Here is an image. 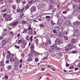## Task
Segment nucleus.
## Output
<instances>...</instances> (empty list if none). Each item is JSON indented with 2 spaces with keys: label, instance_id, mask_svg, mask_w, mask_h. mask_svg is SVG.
Returning a JSON list of instances; mask_svg holds the SVG:
<instances>
[{
  "label": "nucleus",
  "instance_id": "41",
  "mask_svg": "<svg viewBox=\"0 0 80 80\" xmlns=\"http://www.w3.org/2000/svg\"><path fill=\"white\" fill-rule=\"evenodd\" d=\"M76 10H77L78 12H80V7L79 6L76 9Z\"/></svg>",
  "mask_w": 80,
  "mask_h": 80
},
{
  "label": "nucleus",
  "instance_id": "5",
  "mask_svg": "<svg viewBox=\"0 0 80 80\" xmlns=\"http://www.w3.org/2000/svg\"><path fill=\"white\" fill-rule=\"evenodd\" d=\"M18 67L17 66H14L13 70L11 72L13 73L16 71H18Z\"/></svg>",
  "mask_w": 80,
  "mask_h": 80
},
{
  "label": "nucleus",
  "instance_id": "27",
  "mask_svg": "<svg viewBox=\"0 0 80 80\" xmlns=\"http://www.w3.org/2000/svg\"><path fill=\"white\" fill-rule=\"evenodd\" d=\"M12 66L11 65H9L8 67V70H10L11 69H12Z\"/></svg>",
  "mask_w": 80,
  "mask_h": 80
},
{
  "label": "nucleus",
  "instance_id": "30",
  "mask_svg": "<svg viewBox=\"0 0 80 80\" xmlns=\"http://www.w3.org/2000/svg\"><path fill=\"white\" fill-rule=\"evenodd\" d=\"M71 42L72 43H75L76 40L75 39H72L71 40Z\"/></svg>",
  "mask_w": 80,
  "mask_h": 80
},
{
  "label": "nucleus",
  "instance_id": "49",
  "mask_svg": "<svg viewBox=\"0 0 80 80\" xmlns=\"http://www.w3.org/2000/svg\"><path fill=\"white\" fill-rule=\"evenodd\" d=\"M17 56H15V57H14L13 59V61H15L17 60Z\"/></svg>",
  "mask_w": 80,
  "mask_h": 80
},
{
  "label": "nucleus",
  "instance_id": "16",
  "mask_svg": "<svg viewBox=\"0 0 80 80\" xmlns=\"http://www.w3.org/2000/svg\"><path fill=\"white\" fill-rule=\"evenodd\" d=\"M51 43H52V42L50 40L46 41V45H51Z\"/></svg>",
  "mask_w": 80,
  "mask_h": 80
},
{
  "label": "nucleus",
  "instance_id": "59",
  "mask_svg": "<svg viewBox=\"0 0 80 80\" xmlns=\"http://www.w3.org/2000/svg\"><path fill=\"white\" fill-rule=\"evenodd\" d=\"M39 27H44V24H41L40 25H39Z\"/></svg>",
  "mask_w": 80,
  "mask_h": 80
},
{
  "label": "nucleus",
  "instance_id": "17",
  "mask_svg": "<svg viewBox=\"0 0 80 80\" xmlns=\"http://www.w3.org/2000/svg\"><path fill=\"white\" fill-rule=\"evenodd\" d=\"M32 3H33V1H32V0H31V1H29V3L27 5L29 7H30V6L32 5Z\"/></svg>",
  "mask_w": 80,
  "mask_h": 80
},
{
  "label": "nucleus",
  "instance_id": "14",
  "mask_svg": "<svg viewBox=\"0 0 80 80\" xmlns=\"http://www.w3.org/2000/svg\"><path fill=\"white\" fill-rule=\"evenodd\" d=\"M72 14L74 16H77L78 15V12L77 11L74 10L72 12Z\"/></svg>",
  "mask_w": 80,
  "mask_h": 80
},
{
  "label": "nucleus",
  "instance_id": "57",
  "mask_svg": "<svg viewBox=\"0 0 80 80\" xmlns=\"http://www.w3.org/2000/svg\"><path fill=\"white\" fill-rule=\"evenodd\" d=\"M50 18V17L49 16H46V19H49Z\"/></svg>",
  "mask_w": 80,
  "mask_h": 80
},
{
  "label": "nucleus",
  "instance_id": "28",
  "mask_svg": "<svg viewBox=\"0 0 80 80\" xmlns=\"http://www.w3.org/2000/svg\"><path fill=\"white\" fill-rule=\"evenodd\" d=\"M60 33V37H65V34H64V33H63V32H61Z\"/></svg>",
  "mask_w": 80,
  "mask_h": 80
},
{
  "label": "nucleus",
  "instance_id": "1",
  "mask_svg": "<svg viewBox=\"0 0 80 80\" xmlns=\"http://www.w3.org/2000/svg\"><path fill=\"white\" fill-rule=\"evenodd\" d=\"M30 48L31 53L29 54V57H31V56H32V57H37V56H38V55H39L40 54V53H39V52L35 51V50H34V49L35 48L34 45H32L30 47Z\"/></svg>",
  "mask_w": 80,
  "mask_h": 80
},
{
  "label": "nucleus",
  "instance_id": "48",
  "mask_svg": "<svg viewBox=\"0 0 80 80\" xmlns=\"http://www.w3.org/2000/svg\"><path fill=\"white\" fill-rule=\"evenodd\" d=\"M69 68V69H71V70L73 69V68H74V66H72L71 67Z\"/></svg>",
  "mask_w": 80,
  "mask_h": 80
},
{
  "label": "nucleus",
  "instance_id": "61",
  "mask_svg": "<svg viewBox=\"0 0 80 80\" xmlns=\"http://www.w3.org/2000/svg\"><path fill=\"white\" fill-rule=\"evenodd\" d=\"M29 36L27 35V37H26V39H27V40H29Z\"/></svg>",
  "mask_w": 80,
  "mask_h": 80
},
{
  "label": "nucleus",
  "instance_id": "6",
  "mask_svg": "<svg viewBox=\"0 0 80 80\" xmlns=\"http://www.w3.org/2000/svg\"><path fill=\"white\" fill-rule=\"evenodd\" d=\"M36 9H37V8L35 6L32 7L31 8V13H33V12H35L36 11Z\"/></svg>",
  "mask_w": 80,
  "mask_h": 80
},
{
  "label": "nucleus",
  "instance_id": "52",
  "mask_svg": "<svg viewBox=\"0 0 80 80\" xmlns=\"http://www.w3.org/2000/svg\"><path fill=\"white\" fill-rule=\"evenodd\" d=\"M22 26L20 25V24H19L18 25V28L19 29H20V28H22Z\"/></svg>",
  "mask_w": 80,
  "mask_h": 80
},
{
  "label": "nucleus",
  "instance_id": "33",
  "mask_svg": "<svg viewBox=\"0 0 80 80\" xmlns=\"http://www.w3.org/2000/svg\"><path fill=\"white\" fill-rule=\"evenodd\" d=\"M77 7H78V6L77 5H75L73 6V9H74V10H77Z\"/></svg>",
  "mask_w": 80,
  "mask_h": 80
},
{
  "label": "nucleus",
  "instance_id": "2",
  "mask_svg": "<svg viewBox=\"0 0 80 80\" xmlns=\"http://www.w3.org/2000/svg\"><path fill=\"white\" fill-rule=\"evenodd\" d=\"M46 2H48V0H44L40 2V3L38 6V7L41 8H42L45 5V4H46L45 3Z\"/></svg>",
  "mask_w": 80,
  "mask_h": 80
},
{
  "label": "nucleus",
  "instance_id": "51",
  "mask_svg": "<svg viewBox=\"0 0 80 80\" xmlns=\"http://www.w3.org/2000/svg\"><path fill=\"white\" fill-rule=\"evenodd\" d=\"M43 46H46L47 45V44H46V42H43L41 44Z\"/></svg>",
  "mask_w": 80,
  "mask_h": 80
},
{
  "label": "nucleus",
  "instance_id": "58",
  "mask_svg": "<svg viewBox=\"0 0 80 80\" xmlns=\"http://www.w3.org/2000/svg\"><path fill=\"white\" fill-rule=\"evenodd\" d=\"M5 78H6V80H8V76L7 75H5Z\"/></svg>",
  "mask_w": 80,
  "mask_h": 80
},
{
  "label": "nucleus",
  "instance_id": "53",
  "mask_svg": "<svg viewBox=\"0 0 80 80\" xmlns=\"http://www.w3.org/2000/svg\"><path fill=\"white\" fill-rule=\"evenodd\" d=\"M2 12L4 13H5V12H7V9L5 8L3 10H2Z\"/></svg>",
  "mask_w": 80,
  "mask_h": 80
},
{
  "label": "nucleus",
  "instance_id": "45",
  "mask_svg": "<svg viewBox=\"0 0 80 80\" xmlns=\"http://www.w3.org/2000/svg\"><path fill=\"white\" fill-rule=\"evenodd\" d=\"M64 39L65 40H68V38L67 37V36H64Z\"/></svg>",
  "mask_w": 80,
  "mask_h": 80
},
{
  "label": "nucleus",
  "instance_id": "24",
  "mask_svg": "<svg viewBox=\"0 0 80 80\" xmlns=\"http://www.w3.org/2000/svg\"><path fill=\"white\" fill-rule=\"evenodd\" d=\"M64 33L65 35H68V34H69V30H67L65 31L64 32Z\"/></svg>",
  "mask_w": 80,
  "mask_h": 80
},
{
  "label": "nucleus",
  "instance_id": "62",
  "mask_svg": "<svg viewBox=\"0 0 80 80\" xmlns=\"http://www.w3.org/2000/svg\"><path fill=\"white\" fill-rule=\"evenodd\" d=\"M6 63H9V60L7 59L6 61Z\"/></svg>",
  "mask_w": 80,
  "mask_h": 80
},
{
  "label": "nucleus",
  "instance_id": "38",
  "mask_svg": "<svg viewBox=\"0 0 80 80\" xmlns=\"http://www.w3.org/2000/svg\"><path fill=\"white\" fill-rule=\"evenodd\" d=\"M22 43H24L25 42V41H24V40H22V39L19 40L18 41V42H19V43H22Z\"/></svg>",
  "mask_w": 80,
  "mask_h": 80
},
{
  "label": "nucleus",
  "instance_id": "12",
  "mask_svg": "<svg viewBox=\"0 0 80 80\" xmlns=\"http://www.w3.org/2000/svg\"><path fill=\"white\" fill-rule=\"evenodd\" d=\"M5 18L7 21H10V20H11L10 16L9 15H7L6 17Z\"/></svg>",
  "mask_w": 80,
  "mask_h": 80
},
{
  "label": "nucleus",
  "instance_id": "23",
  "mask_svg": "<svg viewBox=\"0 0 80 80\" xmlns=\"http://www.w3.org/2000/svg\"><path fill=\"white\" fill-rule=\"evenodd\" d=\"M56 50H60V51H63V49H62V48L58 47H56Z\"/></svg>",
  "mask_w": 80,
  "mask_h": 80
},
{
  "label": "nucleus",
  "instance_id": "47",
  "mask_svg": "<svg viewBox=\"0 0 80 80\" xmlns=\"http://www.w3.org/2000/svg\"><path fill=\"white\" fill-rule=\"evenodd\" d=\"M16 1L18 4V5H19V4H20V0H16Z\"/></svg>",
  "mask_w": 80,
  "mask_h": 80
},
{
  "label": "nucleus",
  "instance_id": "31",
  "mask_svg": "<svg viewBox=\"0 0 80 80\" xmlns=\"http://www.w3.org/2000/svg\"><path fill=\"white\" fill-rule=\"evenodd\" d=\"M28 32V29H23V31L22 32V33H27V32Z\"/></svg>",
  "mask_w": 80,
  "mask_h": 80
},
{
  "label": "nucleus",
  "instance_id": "36",
  "mask_svg": "<svg viewBox=\"0 0 80 80\" xmlns=\"http://www.w3.org/2000/svg\"><path fill=\"white\" fill-rule=\"evenodd\" d=\"M2 5H3L1 7L2 8H4L5 7V5L6 4H5V2H3L2 3Z\"/></svg>",
  "mask_w": 80,
  "mask_h": 80
},
{
  "label": "nucleus",
  "instance_id": "10",
  "mask_svg": "<svg viewBox=\"0 0 80 80\" xmlns=\"http://www.w3.org/2000/svg\"><path fill=\"white\" fill-rule=\"evenodd\" d=\"M79 24H80V22L77 21H76V22H75L74 23V25H75V26H76V27H75V28H76V27H77V26H78V25H79Z\"/></svg>",
  "mask_w": 80,
  "mask_h": 80
},
{
  "label": "nucleus",
  "instance_id": "63",
  "mask_svg": "<svg viewBox=\"0 0 80 80\" xmlns=\"http://www.w3.org/2000/svg\"><path fill=\"white\" fill-rule=\"evenodd\" d=\"M50 3H51V4H53V3L54 2L53 1L50 0Z\"/></svg>",
  "mask_w": 80,
  "mask_h": 80
},
{
  "label": "nucleus",
  "instance_id": "25",
  "mask_svg": "<svg viewBox=\"0 0 80 80\" xmlns=\"http://www.w3.org/2000/svg\"><path fill=\"white\" fill-rule=\"evenodd\" d=\"M0 66H5L3 61H2L0 62Z\"/></svg>",
  "mask_w": 80,
  "mask_h": 80
},
{
  "label": "nucleus",
  "instance_id": "7",
  "mask_svg": "<svg viewBox=\"0 0 80 80\" xmlns=\"http://www.w3.org/2000/svg\"><path fill=\"white\" fill-rule=\"evenodd\" d=\"M30 7L27 5L26 7V8H23L22 9H21V12H22L24 10V12L26 11L27 9H28Z\"/></svg>",
  "mask_w": 80,
  "mask_h": 80
},
{
  "label": "nucleus",
  "instance_id": "55",
  "mask_svg": "<svg viewBox=\"0 0 80 80\" xmlns=\"http://www.w3.org/2000/svg\"><path fill=\"white\" fill-rule=\"evenodd\" d=\"M10 26H12V28H14L15 27H17V26H15V25H10Z\"/></svg>",
  "mask_w": 80,
  "mask_h": 80
},
{
  "label": "nucleus",
  "instance_id": "39",
  "mask_svg": "<svg viewBox=\"0 0 80 80\" xmlns=\"http://www.w3.org/2000/svg\"><path fill=\"white\" fill-rule=\"evenodd\" d=\"M30 40L31 41V43L32 42V41H33V36H31L30 39Z\"/></svg>",
  "mask_w": 80,
  "mask_h": 80
},
{
  "label": "nucleus",
  "instance_id": "15",
  "mask_svg": "<svg viewBox=\"0 0 80 80\" xmlns=\"http://www.w3.org/2000/svg\"><path fill=\"white\" fill-rule=\"evenodd\" d=\"M73 44L72 43H70L69 44L68 46V48L70 49V50H71L72 48H73Z\"/></svg>",
  "mask_w": 80,
  "mask_h": 80
},
{
  "label": "nucleus",
  "instance_id": "8",
  "mask_svg": "<svg viewBox=\"0 0 80 80\" xmlns=\"http://www.w3.org/2000/svg\"><path fill=\"white\" fill-rule=\"evenodd\" d=\"M18 23V21H14L12 23H10L9 25H15L17 26V25Z\"/></svg>",
  "mask_w": 80,
  "mask_h": 80
},
{
  "label": "nucleus",
  "instance_id": "35",
  "mask_svg": "<svg viewBox=\"0 0 80 80\" xmlns=\"http://www.w3.org/2000/svg\"><path fill=\"white\" fill-rule=\"evenodd\" d=\"M65 50L66 52H68V51H69V50H70V49H69V48H68V47H67L65 49Z\"/></svg>",
  "mask_w": 80,
  "mask_h": 80
},
{
  "label": "nucleus",
  "instance_id": "11",
  "mask_svg": "<svg viewBox=\"0 0 80 80\" xmlns=\"http://www.w3.org/2000/svg\"><path fill=\"white\" fill-rule=\"evenodd\" d=\"M45 58H43L42 59L43 60H46L47 58H48V55H49V54L48 52H46L45 53Z\"/></svg>",
  "mask_w": 80,
  "mask_h": 80
},
{
  "label": "nucleus",
  "instance_id": "40",
  "mask_svg": "<svg viewBox=\"0 0 80 80\" xmlns=\"http://www.w3.org/2000/svg\"><path fill=\"white\" fill-rule=\"evenodd\" d=\"M28 35H32V34H33V33H32V31H29L28 32Z\"/></svg>",
  "mask_w": 80,
  "mask_h": 80
},
{
  "label": "nucleus",
  "instance_id": "19",
  "mask_svg": "<svg viewBox=\"0 0 80 80\" xmlns=\"http://www.w3.org/2000/svg\"><path fill=\"white\" fill-rule=\"evenodd\" d=\"M54 50V49H52V48H50L48 49V51L50 52V53H53Z\"/></svg>",
  "mask_w": 80,
  "mask_h": 80
},
{
  "label": "nucleus",
  "instance_id": "18",
  "mask_svg": "<svg viewBox=\"0 0 80 80\" xmlns=\"http://www.w3.org/2000/svg\"><path fill=\"white\" fill-rule=\"evenodd\" d=\"M7 54H8V55H9L10 58H12V57H13V55L11 54L10 51H8Z\"/></svg>",
  "mask_w": 80,
  "mask_h": 80
},
{
  "label": "nucleus",
  "instance_id": "22",
  "mask_svg": "<svg viewBox=\"0 0 80 80\" xmlns=\"http://www.w3.org/2000/svg\"><path fill=\"white\" fill-rule=\"evenodd\" d=\"M52 49L55 50V49L57 48V45L56 44H54L51 47Z\"/></svg>",
  "mask_w": 80,
  "mask_h": 80
},
{
  "label": "nucleus",
  "instance_id": "50",
  "mask_svg": "<svg viewBox=\"0 0 80 80\" xmlns=\"http://www.w3.org/2000/svg\"><path fill=\"white\" fill-rule=\"evenodd\" d=\"M15 66H18V63L17 62H15Z\"/></svg>",
  "mask_w": 80,
  "mask_h": 80
},
{
  "label": "nucleus",
  "instance_id": "21",
  "mask_svg": "<svg viewBox=\"0 0 80 80\" xmlns=\"http://www.w3.org/2000/svg\"><path fill=\"white\" fill-rule=\"evenodd\" d=\"M28 27H29L27 28V29L29 30V31H30V30H31V31H33L32 30V28H31V25H28Z\"/></svg>",
  "mask_w": 80,
  "mask_h": 80
},
{
  "label": "nucleus",
  "instance_id": "3",
  "mask_svg": "<svg viewBox=\"0 0 80 80\" xmlns=\"http://www.w3.org/2000/svg\"><path fill=\"white\" fill-rule=\"evenodd\" d=\"M74 32L73 37H78V33L80 32V31H79L78 29L77 28V27L74 28Z\"/></svg>",
  "mask_w": 80,
  "mask_h": 80
},
{
  "label": "nucleus",
  "instance_id": "44",
  "mask_svg": "<svg viewBox=\"0 0 80 80\" xmlns=\"http://www.w3.org/2000/svg\"><path fill=\"white\" fill-rule=\"evenodd\" d=\"M12 8L14 10H15L17 8V7L16 6H15V5H14L12 6Z\"/></svg>",
  "mask_w": 80,
  "mask_h": 80
},
{
  "label": "nucleus",
  "instance_id": "37",
  "mask_svg": "<svg viewBox=\"0 0 80 80\" xmlns=\"http://www.w3.org/2000/svg\"><path fill=\"white\" fill-rule=\"evenodd\" d=\"M17 13H19L20 12H21V10L19 9H17L16 10Z\"/></svg>",
  "mask_w": 80,
  "mask_h": 80
},
{
  "label": "nucleus",
  "instance_id": "32",
  "mask_svg": "<svg viewBox=\"0 0 80 80\" xmlns=\"http://www.w3.org/2000/svg\"><path fill=\"white\" fill-rule=\"evenodd\" d=\"M36 43L37 45V46H39L40 45V44H39V43H38V39H36Z\"/></svg>",
  "mask_w": 80,
  "mask_h": 80
},
{
  "label": "nucleus",
  "instance_id": "60",
  "mask_svg": "<svg viewBox=\"0 0 80 80\" xmlns=\"http://www.w3.org/2000/svg\"><path fill=\"white\" fill-rule=\"evenodd\" d=\"M77 53V51H73L72 52V53Z\"/></svg>",
  "mask_w": 80,
  "mask_h": 80
},
{
  "label": "nucleus",
  "instance_id": "29",
  "mask_svg": "<svg viewBox=\"0 0 80 80\" xmlns=\"http://www.w3.org/2000/svg\"><path fill=\"white\" fill-rule=\"evenodd\" d=\"M60 34H61V32H56V35L57 37H60Z\"/></svg>",
  "mask_w": 80,
  "mask_h": 80
},
{
  "label": "nucleus",
  "instance_id": "43",
  "mask_svg": "<svg viewBox=\"0 0 80 80\" xmlns=\"http://www.w3.org/2000/svg\"><path fill=\"white\" fill-rule=\"evenodd\" d=\"M27 23V22L25 21H22V25H25V24H26Z\"/></svg>",
  "mask_w": 80,
  "mask_h": 80
},
{
  "label": "nucleus",
  "instance_id": "9",
  "mask_svg": "<svg viewBox=\"0 0 80 80\" xmlns=\"http://www.w3.org/2000/svg\"><path fill=\"white\" fill-rule=\"evenodd\" d=\"M1 43L2 44V47H4V46H5V44H6L7 43V42L6 41V40H2L1 41Z\"/></svg>",
  "mask_w": 80,
  "mask_h": 80
},
{
  "label": "nucleus",
  "instance_id": "26",
  "mask_svg": "<svg viewBox=\"0 0 80 80\" xmlns=\"http://www.w3.org/2000/svg\"><path fill=\"white\" fill-rule=\"evenodd\" d=\"M31 57L34 56H31L29 57H30L28 58V59L27 60V61H28V62H30V61H32V58Z\"/></svg>",
  "mask_w": 80,
  "mask_h": 80
},
{
  "label": "nucleus",
  "instance_id": "56",
  "mask_svg": "<svg viewBox=\"0 0 80 80\" xmlns=\"http://www.w3.org/2000/svg\"><path fill=\"white\" fill-rule=\"evenodd\" d=\"M79 70V68H74L75 71H77V70Z\"/></svg>",
  "mask_w": 80,
  "mask_h": 80
},
{
  "label": "nucleus",
  "instance_id": "46",
  "mask_svg": "<svg viewBox=\"0 0 80 80\" xmlns=\"http://www.w3.org/2000/svg\"><path fill=\"white\" fill-rule=\"evenodd\" d=\"M51 23L52 25H55V23L53 22V21L52 20L51 21Z\"/></svg>",
  "mask_w": 80,
  "mask_h": 80
},
{
  "label": "nucleus",
  "instance_id": "54",
  "mask_svg": "<svg viewBox=\"0 0 80 80\" xmlns=\"http://www.w3.org/2000/svg\"><path fill=\"white\" fill-rule=\"evenodd\" d=\"M6 57H7V58H8V59H9V58H10V57L9 55H7Z\"/></svg>",
  "mask_w": 80,
  "mask_h": 80
},
{
  "label": "nucleus",
  "instance_id": "13",
  "mask_svg": "<svg viewBox=\"0 0 80 80\" xmlns=\"http://www.w3.org/2000/svg\"><path fill=\"white\" fill-rule=\"evenodd\" d=\"M64 24L68 25V26H70L72 25V23L69 21H67L65 22Z\"/></svg>",
  "mask_w": 80,
  "mask_h": 80
},
{
  "label": "nucleus",
  "instance_id": "42",
  "mask_svg": "<svg viewBox=\"0 0 80 80\" xmlns=\"http://www.w3.org/2000/svg\"><path fill=\"white\" fill-rule=\"evenodd\" d=\"M21 3L22 4V5H25L26 3V1L25 0L21 2Z\"/></svg>",
  "mask_w": 80,
  "mask_h": 80
},
{
  "label": "nucleus",
  "instance_id": "4",
  "mask_svg": "<svg viewBox=\"0 0 80 80\" xmlns=\"http://www.w3.org/2000/svg\"><path fill=\"white\" fill-rule=\"evenodd\" d=\"M55 42L56 44L58 45H59V46H61V45H63V42L61 41L59 38L57 39L55 41Z\"/></svg>",
  "mask_w": 80,
  "mask_h": 80
},
{
  "label": "nucleus",
  "instance_id": "34",
  "mask_svg": "<svg viewBox=\"0 0 80 80\" xmlns=\"http://www.w3.org/2000/svg\"><path fill=\"white\" fill-rule=\"evenodd\" d=\"M62 56H63V54H62V53H58V56L59 58H61V57H62Z\"/></svg>",
  "mask_w": 80,
  "mask_h": 80
},
{
  "label": "nucleus",
  "instance_id": "64",
  "mask_svg": "<svg viewBox=\"0 0 80 80\" xmlns=\"http://www.w3.org/2000/svg\"><path fill=\"white\" fill-rule=\"evenodd\" d=\"M39 61V59L38 58H35V62H38Z\"/></svg>",
  "mask_w": 80,
  "mask_h": 80
},
{
  "label": "nucleus",
  "instance_id": "20",
  "mask_svg": "<svg viewBox=\"0 0 80 80\" xmlns=\"http://www.w3.org/2000/svg\"><path fill=\"white\" fill-rule=\"evenodd\" d=\"M60 28V26H55L54 28L55 30H57V31H58V30H59Z\"/></svg>",
  "mask_w": 80,
  "mask_h": 80
}]
</instances>
